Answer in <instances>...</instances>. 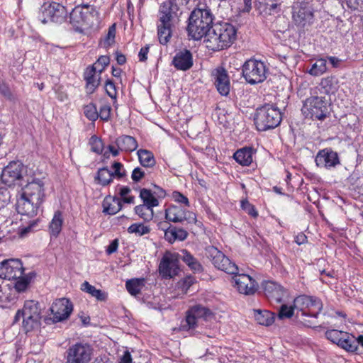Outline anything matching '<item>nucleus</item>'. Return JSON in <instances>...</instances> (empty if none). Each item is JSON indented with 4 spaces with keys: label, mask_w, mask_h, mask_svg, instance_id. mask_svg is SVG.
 <instances>
[{
    "label": "nucleus",
    "mask_w": 363,
    "mask_h": 363,
    "mask_svg": "<svg viewBox=\"0 0 363 363\" xmlns=\"http://www.w3.org/2000/svg\"><path fill=\"white\" fill-rule=\"evenodd\" d=\"M190 0H166L160 6L158 11L157 35L159 42L166 45L170 40L174 23L179 18L180 7L186 5Z\"/></svg>",
    "instance_id": "1"
},
{
    "label": "nucleus",
    "mask_w": 363,
    "mask_h": 363,
    "mask_svg": "<svg viewBox=\"0 0 363 363\" xmlns=\"http://www.w3.org/2000/svg\"><path fill=\"white\" fill-rule=\"evenodd\" d=\"M215 17L211 10L206 5L203 8H195L190 13L186 26L188 37L194 40H200L203 38H208L215 23Z\"/></svg>",
    "instance_id": "2"
},
{
    "label": "nucleus",
    "mask_w": 363,
    "mask_h": 363,
    "mask_svg": "<svg viewBox=\"0 0 363 363\" xmlns=\"http://www.w3.org/2000/svg\"><path fill=\"white\" fill-rule=\"evenodd\" d=\"M69 22L76 32L85 34L99 24V12L94 5H77L69 13Z\"/></svg>",
    "instance_id": "3"
},
{
    "label": "nucleus",
    "mask_w": 363,
    "mask_h": 363,
    "mask_svg": "<svg viewBox=\"0 0 363 363\" xmlns=\"http://www.w3.org/2000/svg\"><path fill=\"white\" fill-rule=\"evenodd\" d=\"M237 30L229 23L220 22L215 23L208 38L204 40L207 48L213 51H219L229 48L235 40Z\"/></svg>",
    "instance_id": "4"
},
{
    "label": "nucleus",
    "mask_w": 363,
    "mask_h": 363,
    "mask_svg": "<svg viewBox=\"0 0 363 363\" xmlns=\"http://www.w3.org/2000/svg\"><path fill=\"white\" fill-rule=\"evenodd\" d=\"M282 120L280 110L275 104H265L256 109L255 124L259 131H266L277 127Z\"/></svg>",
    "instance_id": "5"
},
{
    "label": "nucleus",
    "mask_w": 363,
    "mask_h": 363,
    "mask_svg": "<svg viewBox=\"0 0 363 363\" xmlns=\"http://www.w3.org/2000/svg\"><path fill=\"white\" fill-rule=\"evenodd\" d=\"M294 306L297 311L296 321H303L305 318H317L323 309V303L315 296L300 295L294 300Z\"/></svg>",
    "instance_id": "6"
},
{
    "label": "nucleus",
    "mask_w": 363,
    "mask_h": 363,
    "mask_svg": "<svg viewBox=\"0 0 363 363\" xmlns=\"http://www.w3.org/2000/svg\"><path fill=\"white\" fill-rule=\"evenodd\" d=\"M302 111L313 120L323 121L330 115V104L325 96H313L308 98Z\"/></svg>",
    "instance_id": "7"
},
{
    "label": "nucleus",
    "mask_w": 363,
    "mask_h": 363,
    "mask_svg": "<svg viewBox=\"0 0 363 363\" xmlns=\"http://www.w3.org/2000/svg\"><path fill=\"white\" fill-rule=\"evenodd\" d=\"M267 71L263 62L252 58L247 60L242 67V77L251 85L263 82L267 79Z\"/></svg>",
    "instance_id": "8"
},
{
    "label": "nucleus",
    "mask_w": 363,
    "mask_h": 363,
    "mask_svg": "<svg viewBox=\"0 0 363 363\" xmlns=\"http://www.w3.org/2000/svg\"><path fill=\"white\" fill-rule=\"evenodd\" d=\"M27 173L26 167L20 160L10 162L1 171V182L12 187L21 185L23 177Z\"/></svg>",
    "instance_id": "9"
},
{
    "label": "nucleus",
    "mask_w": 363,
    "mask_h": 363,
    "mask_svg": "<svg viewBox=\"0 0 363 363\" xmlns=\"http://www.w3.org/2000/svg\"><path fill=\"white\" fill-rule=\"evenodd\" d=\"M205 255L211 259L213 266L219 270L223 271L229 274H234L238 272V267L231 262L221 251L214 246H208L205 249Z\"/></svg>",
    "instance_id": "10"
},
{
    "label": "nucleus",
    "mask_w": 363,
    "mask_h": 363,
    "mask_svg": "<svg viewBox=\"0 0 363 363\" xmlns=\"http://www.w3.org/2000/svg\"><path fill=\"white\" fill-rule=\"evenodd\" d=\"M67 18V11L62 4L52 1L47 4H44L38 16L39 20L43 23L51 21L56 23H62Z\"/></svg>",
    "instance_id": "11"
},
{
    "label": "nucleus",
    "mask_w": 363,
    "mask_h": 363,
    "mask_svg": "<svg viewBox=\"0 0 363 363\" xmlns=\"http://www.w3.org/2000/svg\"><path fill=\"white\" fill-rule=\"evenodd\" d=\"M209 308L201 305L191 306L186 312L185 318L181 322L179 330L182 331H190L194 330L198 325L199 320H206L211 315Z\"/></svg>",
    "instance_id": "12"
},
{
    "label": "nucleus",
    "mask_w": 363,
    "mask_h": 363,
    "mask_svg": "<svg viewBox=\"0 0 363 363\" xmlns=\"http://www.w3.org/2000/svg\"><path fill=\"white\" fill-rule=\"evenodd\" d=\"M292 19L295 25L304 28L313 23V9L308 2H296L292 6Z\"/></svg>",
    "instance_id": "13"
},
{
    "label": "nucleus",
    "mask_w": 363,
    "mask_h": 363,
    "mask_svg": "<svg viewBox=\"0 0 363 363\" xmlns=\"http://www.w3.org/2000/svg\"><path fill=\"white\" fill-rule=\"evenodd\" d=\"M66 353L67 363H89L93 349L88 343L77 342L70 346Z\"/></svg>",
    "instance_id": "14"
},
{
    "label": "nucleus",
    "mask_w": 363,
    "mask_h": 363,
    "mask_svg": "<svg viewBox=\"0 0 363 363\" xmlns=\"http://www.w3.org/2000/svg\"><path fill=\"white\" fill-rule=\"evenodd\" d=\"M52 318L45 319L46 323L62 322L67 320L73 311L72 301L66 298L56 299L50 308Z\"/></svg>",
    "instance_id": "15"
},
{
    "label": "nucleus",
    "mask_w": 363,
    "mask_h": 363,
    "mask_svg": "<svg viewBox=\"0 0 363 363\" xmlns=\"http://www.w3.org/2000/svg\"><path fill=\"white\" fill-rule=\"evenodd\" d=\"M165 219L168 222L183 223L186 221L189 224L196 223V216L184 207L174 204L169 205L164 211Z\"/></svg>",
    "instance_id": "16"
},
{
    "label": "nucleus",
    "mask_w": 363,
    "mask_h": 363,
    "mask_svg": "<svg viewBox=\"0 0 363 363\" xmlns=\"http://www.w3.org/2000/svg\"><path fill=\"white\" fill-rule=\"evenodd\" d=\"M179 252H166L159 264V273L164 279H171L179 273Z\"/></svg>",
    "instance_id": "17"
},
{
    "label": "nucleus",
    "mask_w": 363,
    "mask_h": 363,
    "mask_svg": "<svg viewBox=\"0 0 363 363\" xmlns=\"http://www.w3.org/2000/svg\"><path fill=\"white\" fill-rule=\"evenodd\" d=\"M44 182L40 179H33L21 189L19 194L37 201V203H43L45 199Z\"/></svg>",
    "instance_id": "18"
},
{
    "label": "nucleus",
    "mask_w": 363,
    "mask_h": 363,
    "mask_svg": "<svg viewBox=\"0 0 363 363\" xmlns=\"http://www.w3.org/2000/svg\"><path fill=\"white\" fill-rule=\"evenodd\" d=\"M0 272L4 279L11 280L22 277L24 268L21 259H10L1 262Z\"/></svg>",
    "instance_id": "19"
},
{
    "label": "nucleus",
    "mask_w": 363,
    "mask_h": 363,
    "mask_svg": "<svg viewBox=\"0 0 363 363\" xmlns=\"http://www.w3.org/2000/svg\"><path fill=\"white\" fill-rule=\"evenodd\" d=\"M315 162L318 167L331 169L340 164V160L337 152L327 147L318 152L315 157Z\"/></svg>",
    "instance_id": "20"
},
{
    "label": "nucleus",
    "mask_w": 363,
    "mask_h": 363,
    "mask_svg": "<svg viewBox=\"0 0 363 363\" xmlns=\"http://www.w3.org/2000/svg\"><path fill=\"white\" fill-rule=\"evenodd\" d=\"M233 275V280L235 283V286L240 294L252 295L256 292L258 284L250 275L246 274H239L238 272Z\"/></svg>",
    "instance_id": "21"
},
{
    "label": "nucleus",
    "mask_w": 363,
    "mask_h": 363,
    "mask_svg": "<svg viewBox=\"0 0 363 363\" xmlns=\"http://www.w3.org/2000/svg\"><path fill=\"white\" fill-rule=\"evenodd\" d=\"M262 288L266 297L277 303H281L287 294L284 287L273 281H264Z\"/></svg>",
    "instance_id": "22"
},
{
    "label": "nucleus",
    "mask_w": 363,
    "mask_h": 363,
    "mask_svg": "<svg viewBox=\"0 0 363 363\" xmlns=\"http://www.w3.org/2000/svg\"><path fill=\"white\" fill-rule=\"evenodd\" d=\"M20 194L16 203V211L19 214L33 218L38 214V208L42 203H37V201L27 196Z\"/></svg>",
    "instance_id": "23"
},
{
    "label": "nucleus",
    "mask_w": 363,
    "mask_h": 363,
    "mask_svg": "<svg viewBox=\"0 0 363 363\" xmlns=\"http://www.w3.org/2000/svg\"><path fill=\"white\" fill-rule=\"evenodd\" d=\"M211 75L218 91L223 96H227L230 92V79L227 71L223 67L214 69Z\"/></svg>",
    "instance_id": "24"
},
{
    "label": "nucleus",
    "mask_w": 363,
    "mask_h": 363,
    "mask_svg": "<svg viewBox=\"0 0 363 363\" xmlns=\"http://www.w3.org/2000/svg\"><path fill=\"white\" fill-rule=\"evenodd\" d=\"M172 65L177 70L187 71L190 69L194 65L192 53L187 49L179 50L174 56Z\"/></svg>",
    "instance_id": "25"
},
{
    "label": "nucleus",
    "mask_w": 363,
    "mask_h": 363,
    "mask_svg": "<svg viewBox=\"0 0 363 363\" xmlns=\"http://www.w3.org/2000/svg\"><path fill=\"white\" fill-rule=\"evenodd\" d=\"M255 7L261 16L267 18L280 13L281 2L280 0H256Z\"/></svg>",
    "instance_id": "26"
},
{
    "label": "nucleus",
    "mask_w": 363,
    "mask_h": 363,
    "mask_svg": "<svg viewBox=\"0 0 363 363\" xmlns=\"http://www.w3.org/2000/svg\"><path fill=\"white\" fill-rule=\"evenodd\" d=\"M97 72L95 65L88 66L84 72L83 77L86 82V91L89 94H93L100 85L101 74L98 72L96 76Z\"/></svg>",
    "instance_id": "27"
},
{
    "label": "nucleus",
    "mask_w": 363,
    "mask_h": 363,
    "mask_svg": "<svg viewBox=\"0 0 363 363\" xmlns=\"http://www.w3.org/2000/svg\"><path fill=\"white\" fill-rule=\"evenodd\" d=\"M189 235L188 232L182 228H177L171 224L165 230L164 239L172 244L176 240L184 241Z\"/></svg>",
    "instance_id": "28"
},
{
    "label": "nucleus",
    "mask_w": 363,
    "mask_h": 363,
    "mask_svg": "<svg viewBox=\"0 0 363 363\" xmlns=\"http://www.w3.org/2000/svg\"><path fill=\"white\" fill-rule=\"evenodd\" d=\"M179 259L182 260L189 268L194 273H200L203 271V267L198 259L188 250L184 249L179 253Z\"/></svg>",
    "instance_id": "29"
},
{
    "label": "nucleus",
    "mask_w": 363,
    "mask_h": 363,
    "mask_svg": "<svg viewBox=\"0 0 363 363\" xmlns=\"http://www.w3.org/2000/svg\"><path fill=\"white\" fill-rule=\"evenodd\" d=\"M103 213L107 215H115L122 209V203L120 199L116 196H106L103 201Z\"/></svg>",
    "instance_id": "30"
},
{
    "label": "nucleus",
    "mask_w": 363,
    "mask_h": 363,
    "mask_svg": "<svg viewBox=\"0 0 363 363\" xmlns=\"http://www.w3.org/2000/svg\"><path fill=\"white\" fill-rule=\"evenodd\" d=\"M254 149L251 147H244L238 149L233 155L235 160L242 166H249L252 162Z\"/></svg>",
    "instance_id": "31"
},
{
    "label": "nucleus",
    "mask_w": 363,
    "mask_h": 363,
    "mask_svg": "<svg viewBox=\"0 0 363 363\" xmlns=\"http://www.w3.org/2000/svg\"><path fill=\"white\" fill-rule=\"evenodd\" d=\"M116 145L121 151L133 152L138 147V142L134 137L123 135L116 140Z\"/></svg>",
    "instance_id": "32"
},
{
    "label": "nucleus",
    "mask_w": 363,
    "mask_h": 363,
    "mask_svg": "<svg viewBox=\"0 0 363 363\" xmlns=\"http://www.w3.org/2000/svg\"><path fill=\"white\" fill-rule=\"evenodd\" d=\"M254 317L259 325L269 326L274 322V313L267 310L254 309Z\"/></svg>",
    "instance_id": "33"
},
{
    "label": "nucleus",
    "mask_w": 363,
    "mask_h": 363,
    "mask_svg": "<svg viewBox=\"0 0 363 363\" xmlns=\"http://www.w3.org/2000/svg\"><path fill=\"white\" fill-rule=\"evenodd\" d=\"M81 290L90 294L99 301H106L108 298V294L101 289H97L94 286L91 285L85 281L81 285Z\"/></svg>",
    "instance_id": "34"
},
{
    "label": "nucleus",
    "mask_w": 363,
    "mask_h": 363,
    "mask_svg": "<svg viewBox=\"0 0 363 363\" xmlns=\"http://www.w3.org/2000/svg\"><path fill=\"white\" fill-rule=\"evenodd\" d=\"M63 221L64 220L62 211H55L49 225V231L51 236L57 238L59 235L62 230Z\"/></svg>",
    "instance_id": "35"
},
{
    "label": "nucleus",
    "mask_w": 363,
    "mask_h": 363,
    "mask_svg": "<svg viewBox=\"0 0 363 363\" xmlns=\"http://www.w3.org/2000/svg\"><path fill=\"white\" fill-rule=\"evenodd\" d=\"M338 346L347 352H354L358 349V342L354 335L346 332L345 334H343Z\"/></svg>",
    "instance_id": "36"
},
{
    "label": "nucleus",
    "mask_w": 363,
    "mask_h": 363,
    "mask_svg": "<svg viewBox=\"0 0 363 363\" xmlns=\"http://www.w3.org/2000/svg\"><path fill=\"white\" fill-rule=\"evenodd\" d=\"M145 286V279L133 278L126 281L125 288L128 293L133 296H136L141 293L142 289Z\"/></svg>",
    "instance_id": "37"
},
{
    "label": "nucleus",
    "mask_w": 363,
    "mask_h": 363,
    "mask_svg": "<svg viewBox=\"0 0 363 363\" xmlns=\"http://www.w3.org/2000/svg\"><path fill=\"white\" fill-rule=\"evenodd\" d=\"M113 179L111 171L107 167L99 169L94 177L95 182L102 186L110 184L113 182Z\"/></svg>",
    "instance_id": "38"
},
{
    "label": "nucleus",
    "mask_w": 363,
    "mask_h": 363,
    "mask_svg": "<svg viewBox=\"0 0 363 363\" xmlns=\"http://www.w3.org/2000/svg\"><path fill=\"white\" fill-rule=\"evenodd\" d=\"M320 86L327 94H334L338 88V80L335 76H328L321 79Z\"/></svg>",
    "instance_id": "39"
},
{
    "label": "nucleus",
    "mask_w": 363,
    "mask_h": 363,
    "mask_svg": "<svg viewBox=\"0 0 363 363\" xmlns=\"http://www.w3.org/2000/svg\"><path fill=\"white\" fill-rule=\"evenodd\" d=\"M140 198L143 201L144 206L153 208L159 206V201L151 190L143 188L140 190Z\"/></svg>",
    "instance_id": "40"
},
{
    "label": "nucleus",
    "mask_w": 363,
    "mask_h": 363,
    "mask_svg": "<svg viewBox=\"0 0 363 363\" xmlns=\"http://www.w3.org/2000/svg\"><path fill=\"white\" fill-rule=\"evenodd\" d=\"M36 277V273L35 272H30L26 275H22V277L13 279V280H16L15 283V289L18 292L25 291L31 281Z\"/></svg>",
    "instance_id": "41"
},
{
    "label": "nucleus",
    "mask_w": 363,
    "mask_h": 363,
    "mask_svg": "<svg viewBox=\"0 0 363 363\" xmlns=\"http://www.w3.org/2000/svg\"><path fill=\"white\" fill-rule=\"evenodd\" d=\"M24 315L41 316V308L38 301L27 300L25 301L22 308Z\"/></svg>",
    "instance_id": "42"
},
{
    "label": "nucleus",
    "mask_w": 363,
    "mask_h": 363,
    "mask_svg": "<svg viewBox=\"0 0 363 363\" xmlns=\"http://www.w3.org/2000/svg\"><path fill=\"white\" fill-rule=\"evenodd\" d=\"M140 163L145 167H152L155 164V160L152 152L140 149L137 152Z\"/></svg>",
    "instance_id": "43"
},
{
    "label": "nucleus",
    "mask_w": 363,
    "mask_h": 363,
    "mask_svg": "<svg viewBox=\"0 0 363 363\" xmlns=\"http://www.w3.org/2000/svg\"><path fill=\"white\" fill-rule=\"evenodd\" d=\"M41 316L24 315L23 320V329L28 333L38 328L40 325Z\"/></svg>",
    "instance_id": "44"
},
{
    "label": "nucleus",
    "mask_w": 363,
    "mask_h": 363,
    "mask_svg": "<svg viewBox=\"0 0 363 363\" xmlns=\"http://www.w3.org/2000/svg\"><path fill=\"white\" fill-rule=\"evenodd\" d=\"M327 69V60L325 58H319L312 65L308 73L312 76L317 77L325 73Z\"/></svg>",
    "instance_id": "45"
},
{
    "label": "nucleus",
    "mask_w": 363,
    "mask_h": 363,
    "mask_svg": "<svg viewBox=\"0 0 363 363\" xmlns=\"http://www.w3.org/2000/svg\"><path fill=\"white\" fill-rule=\"evenodd\" d=\"M135 214L138 215L140 218L144 220L145 222L150 221L154 217L153 208H149L143 204L136 206L134 208Z\"/></svg>",
    "instance_id": "46"
},
{
    "label": "nucleus",
    "mask_w": 363,
    "mask_h": 363,
    "mask_svg": "<svg viewBox=\"0 0 363 363\" xmlns=\"http://www.w3.org/2000/svg\"><path fill=\"white\" fill-rule=\"evenodd\" d=\"M150 228L147 225H145L142 223H135L131 224L128 228V233L130 234H135L137 236H143L144 235L148 234L150 233Z\"/></svg>",
    "instance_id": "47"
},
{
    "label": "nucleus",
    "mask_w": 363,
    "mask_h": 363,
    "mask_svg": "<svg viewBox=\"0 0 363 363\" xmlns=\"http://www.w3.org/2000/svg\"><path fill=\"white\" fill-rule=\"evenodd\" d=\"M345 333L346 332L335 329L328 330L325 333V336L328 340L338 345L343 337V334H345Z\"/></svg>",
    "instance_id": "48"
},
{
    "label": "nucleus",
    "mask_w": 363,
    "mask_h": 363,
    "mask_svg": "<svg viewBox=\"0 0 363 363\" xmlns=\"http://www.w3.org/2000/svg\"><path fill=\"white\" fill-rule=\"evenodd\" d=\"M89 145H91V150L96 154L101 155L104 150V143L102 140L96 135H92L89 139Z\"/></svg>",
    "instance_id": "49"
},
{
    "label": "nucleus",
    "mask_w": 363,
    "mask_h": 363,
    "mask_svg": "<svg viewBox=\"0 0 363 363\" xmlns=\"http://www.w3.org/2000/svg\"><path fill=\"white\" fill-rule=\"evenodd\" d=\"M84 113L91 121H95L99 118L96 106L93 103H90L84 107Z\"/></svg>",
    "instance_id": "50"
},
{
    "label": "nucleus",
    "mask_w": 363,
    "mask_h": 363,
    "mask_svg": "<svg viewBox=\"0 0 363 363\" xmlns=\"http://www.w3.org/2000/svg\"><path fill=\"white\" fill-rule=\"evenodd\" d=\"M296 308H294V306H288L286 304H283L281 306L279 312H278V318L281 320L284 318H291L293 315L295 316L294 310Z\"/></svg>",
    "instance_id": "51"
},
{
    "label": "nucleus",
    "mask_w": 363,
    "mask_h": 363,
    "mask_svg": "<svg viewBox=\"0 0 363 363\" xmlns=\"http://www.w3.org/2000/svg\"><path fill=\"white\" fill-rule=\"evenodd\" d=\"M109 63L110 57L108 55H101L92 65H95V67H96V71L99 72V74H101Z\"/></svg>",
    "instance_id": "52"
},
{
    "label": "nucleus",
    "mask_w": 363,
    "mask_h": 363,
    "mask_svg": "<svg viewBox=\"0 0 363 363\" xmlns=\"http://www.w3.org/2000/svg\"><path fill=\"white\" fill-rule=\"evenodd\" d=\"M241 208L250 216L255 218L258 216V212L256 210L255 206L250 203L247 199L241 201Z\"/></svg>",
    "instance_id": "53"
},
{
    "label": "nucleus",
    "mask_w": 363,
    "mask_h": 363,
    "mask_svg": "<svg viewBox=\"0 0 363 363\" xmlns=\"http://www.w3.org/2000/svg\"><path fill=\"white\" fill-rule=\"evenodd\" d=\"M111 167L113 169V172H111L113 178L116 177L118 179H121L126 175L122 163L114 162Z\"/></svg>",
    "instance_id": "54"
},
{
    "label": "nucleus",
    "mask_w": 363,
    "mask_h": 363,
    "mask_svg": "<svg viewBox=\"0 0 363 363\" xmlns=\"http://www.w3.org/2000/svg\"><path fill=\"white\" fill-rule=\"evenodd\" d=\"M105 91L106 94L113 99H116L117 96L116 86L111 79H107L105 82Z\"/></svg>",
    "instance_id": "55"
},
{
    "label": "nucleus",
    "mask_w": 363,
    "mask_h": 363,
    "mask_svg": "<svg viewBox=\"0 0 363 363\" xmlns=\"http://www.w3.org/2000/svg\"><path fill=\"white\" fill-rule=\"evenodd\" d=\"M172 198L175 202L183 204L185 207L188 208L190 206L189 199L178 191H174L172 192Z\"/></svg>",
    "instance_id": "56"
},
{
    "label": "nucleus",
    "mask_w": 363,
    "mask_h": 363,
    "mask_svg": "<svg viewBox=\"0 0 363 363\" xmlns=\"http://www.w3.org/2000/svg\"><path fill=\"white\" fill-rule=\"evenodd\" d=\"M0 94L9 101L13 100V96L7 83L0 80Z\"/></svg>",
    "instance_id": "57"
},
{
    "label": "nucleus",
    "mask_w": 363,
    "mask_h": 363,
    "mask_svg": "<svg viewBox=\"0 0 363 363\" xmlns=\"http://www.w3.org/2000/svg\"><path fill=\"white\" fill-rule=\"evenodd\" d=\"M116 33V24H113L108 28V33L104 39L105 46H110L115 42Z\"/></svg>",
    "instance_id": "58"
},
{
    "label": "nucleus",
    "mask_w": 363,
    "mask_h": 363,
    "mask_svg": "<svg viewBox=\"0 0 363 363\" xmlns=\"http://www.w3.org/2000/svg\"><path fill=\"white\" fill-rule=\"evenodd\" d=\"M111 107L110 105L106 104L102 106L99 109V112L98 113L99 118H100L101 120L104 121H108L111 117Z\"/></svg>",
    "instance_id": "59"
},
{
    "label": "nucleus",
    "mask_w": 363,
    "mask_h": 363,
    "mask_svg": "<svg viewBox=\"0 0 363 363\" xmlns=\"http://www.w3.org/2000/svg\"><path fill=\"white\" fill-rule=\"evenodd\" d=\"M345 3L350 9L363 12V0H345Z\"/></svg>",
    "instance_id": "60"
},
{
    "label": "nucleus",
    "mask_w": 363,
    "mask_h": 363,
    "mask_svg": "<svg viewBox=\"0 0 363 363\" xmlns=\"http://www.w3.org/2000/svg\"><path fill=\"white\" fill-rule=\"evenodd\" d=\"M196 278L192 275H189L185 277L182 281L180 282L181 288L183 291L186 292L189 289V288L196 283Z\"/></svg>",
    "instance_id": "61"
},
{
    "label": "nucleus",
    "mask_w": 363,
    "mask_h": 363,
    "mask_svg": "<svg viewBox=\"0 0 363 363\" xmlns=\"http://www.w3.org/2000/svg\"><path fill=\"white\" fill-rule=\"evenodd\" d=\"M144 177L145 172L140 167H135L132 172L131 178L135 183L140 182Z\"/></svg>",
    "instance_id": "62"
},
{
    "label": "nucleus",
    "mask_w": 363,
    "mask_h": 363,
    "mask_svg": "<svg viewBox=\"0 0 363 363\" xmlns=\"http://www.w3.org/2000/svg\"><path fill=\"white\" fill-rule=\"evenodd\" d=\"M118 240L114 239L111 241L109 245L106 247V252L107 255H111L116 252L118 247Z\"/></svg>",
    "instance_id": "63"
},
{
    "label": "nucleus",
    "mask_w": 363,
    "mask_h": 363,
    "mask_svg": "<svg viewBox=\"0 0 363 363\" xmlns=\"http://www.w3.org/2000/svg\"><path fill=\"white\" fill-rule=\"evenodd\" d=\"M150 47L148 45L143 47L138 53L139 60L140 62H145L147 59V54L149 52Z\"/></svg>",
    "instance_id": "64"
}]
</instances>
